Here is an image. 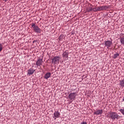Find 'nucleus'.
<instances>
[{
    "mask_svg": "<svg viewBox=\"0 0 124 124\" xmlns=\"http://www.w3.org/2000/svg\"><path fill=\"white\" fill-rule=\"evenodd\" d=\"M108 115L109 118H110V119H112L113 121H115L116 119L118 120L119 118V115H118V114H117L116 112H108Z\"/></svg>",
    "mask_w": 124,
    "mask_h": 124,
    "instance_id": "f257e3e1",
    "label": "nucleus"
},
{
    "mask_svg": "<svg viewBox=\"0 0 124 124\" xmlns=\"http://www.w3.org/2000/svg\"><path fill=\"white\" fill-rule=\"evenodd\" d=\"M32 28L33 29L35 32L40 33L41 32V30L38 27V26L35 25V23H32L31 25Z\"/></svg>",
    "mask_w": 124,
    "mask_h": 124,
    "instance_id": "f03ea898",
    "label": "nucleus"
},
{
    "mask_svg": "<svg viewBox=\"0 0 124 124\" xmlns=\"http://www.w3.org/2000/svg\"><path fill=\"white\" fill-rule=\"evenodd\" d=\"M77 95V93H72L69 94L68 97L70 100H72V101H73V100H75V98L76 97Z\"/></svg>",
    "mask_w": 124,
    "mask_h": 124,
    "instance_id": "7ed1b4c3",
    "label": "nucleus"
},
{
    "mask_svg": "<svg viewBox=\"0 0 124 124\" xmlns=\"http://www.w3.org/2000/svg\"><path fill=\"white\" fill-rule=\"evenodd\" d=\"M60 62V57L55 56L53 59H52L51 62L54 64H56L57 63H59Z\"/></svg>",
    "mask_w": 124,
    "mask_h": 124,
    "instance_id": "20e7f679",
    "label": "nucleus"
},
{
    "mask_svg": "<svg viewBox=\"0 0 124 124\" xmlns=\"http://www.w3.org/2000/svg\"><path fill=\"white\" fill-rule=\"evenodd\" d=\"M113 43L112 41H105V46L107 47L108 49L111 47V46L112 45Z\"/></svg>",
    "mask_w": 124,
    "mask_h": 124,
    "instance_id": "39448f33",
    "label": "nucleus"
},
{
    "mask_svg": "<svg viewBox=\"0 0 124 124\" xmlns=\"http://www.w3.org/2000/svg\"><path fill=\"white\" fill-rule=\"evenodd\" d=\"M98 8L99 11H101V10H106V9H108V7L107 6H102L101 7H98Z\"/></svg>",
    "mask_w": 124,
    "mask_h": 124,
    "instance_id": "423d86ee",
    "label": "nucleus"
},
{
    "mask_svg": "<svg viewBox=\"0 0 124 124\" xmlns=\"http://www.w3.org/2000/svg\"><path fill=\"white\" fill-rule=\"evenodd\" d=\"M102 113H103V110L102 109H99L94 112V114L95 115H101Z\"/></svg>",
    "mask_w": 124,
    "mask_h": 124,
    "instance_id": "0eeeda50",
    "label": "nucleus"
},
{
    "mask_svg": "<svg viewBox=\"0 0 124 124\" xmlns=\"http://www.w3.org/2000/svg\"><path fill=\"white\" fill-rule=\"evenodd\" d=\"M35 71V70L29 69L28 70V75H32L33 73Z\"/></svg>",
    "mask_w": 124,
    "mask_h": 124,
    "instance_id": "6e6552de",
    "label": "nucleus"
},
{
    "mask_svg": "<svg viewBox=\"0 0 124 124\" xmlns=\"http://www.w3.org/2000/svg\"><path fill=\"white\" fill-rule=\"evenodd\" d=\"M42 62H43L42 60L39 59L36 62V65L37 66H40V65L42 64Z\"/></svg>",
    "mask_w": 124,
    "mask_h": 124,
    "instance_id": "1a4fd4ad",
    "label": "nucleus"
},
{
    "mask_svg": "<svg viewBox=\"0 0 124 124\" xmlns=\"http://www.w3.org/2000/svg\"><path fill=\"white\" fill-rule=\"evenodd\" d=\"M63 58H68V51H65L62 54Z\"/></svg>",
    "mask_w": 124,
    "mask_h": 124,
    "instance_id": "9d476101",
    "label": "nucleus"
},
{
    "mask_svg": "<svg viewBox=\"0 0 124 124\" xmlns=\"http://www.w3.org/2000/svg\"><path fill=\"white\" fill-rule=\"evenodd\" d=\"M54 115L55 118H59V117H60L61 114L60 113V112H59V111H57V112H54Z\"/></svg>",
    "mask_w": 124,
    "mask_h": 124,
    "instance_id": "9b49d317",
    "label": "nucleus"
},
{
    "mask_svg": "<svg viewBox=\"0 0 124 124\" xmlns=\"http://www.w3.org/2000/svg\"><path fill=\"white\" fill-rule=\"evenodd\" d=\"M50 77H51V73H47L45 76V78L46 79H48V78H50Z\"/></svg>",
    "mask_w": 124,
    "mask_h": 124,
    "instance_id": "f8f14e48",
    "label": "nucleus"
},
{
    "mask_svg": "<svg viewBox=\"0 0 124 124\" xmlns=\"http://www.w3.org/2000/svg\"><path fill=\"white\" fill-rule=\"evenodd\" d=\"M120 86H121V87L124 88V79L123 80L120 81Z\"/></svg>",
    "mask_w": 124,
    "mask_h": 124,
    "instance_id": "ddd939ff",
    "label": "nucleus"
},
{
    "mask_svg": "<svg viewBox=\"0 0 124 124\" xmlns=\"http://www.w3.org/2000/svg\"><path fill=\"white\" fill-rule=\"evenodd\" d=\"M88 12H91V11H93V8L92 7H89L87 9Z\"/></svg>",
    "mask_w": 124,
    "mask_h": 124,
    "instance_id": "4468645a",
    "label": "nucleus"
},
{
    "mask_svg": "<svg viewBox=\"0 0 124 124\" xmlns=\"http://www.w3.org/2000/svg\"><path fill=\"white\" fill-rule=\"evenodd\" d=\"M120 42L121 44H124V37L120 38Z\"/></svg>",
    "mask_w": 124,
    "mask_h": 124,
    "instance_id": "2eb2a0df",
    "label": "nucleus"
},
{
    "mask_svg": "<svg viewBox=\"0 0 124 124\" xmlns=\"http://www.w3.org/2000/svg\"><path fill=\"white\" fill-rule=\"evenodd\" d=\"M93 11H99L98 10V7L97 8H93Z\"/></svg>",
    "mask_w": 124,
    "mask_h": 124,
    "instance_id": "dca6fc26",
    "label": "nucleus"
},
{
    "mask_svg": "<svg viewBox=\"0 0 124 124\" xmlns=\"http://www.w3.org/2000/svg\"><path fill=\"white\" fill-rule=\"evenodd\" d=\"M118 57H119V54H118V53L115 54L113 56L114 59H116V58H118Z\"/></svg>",
    "mask_w": 124,
    "mask_h": 124,
    "instance_id": "f3484780",
    "label": "nucleus"
},
{
    "mask_svg": "<svg viewBox=\"0 0 124 124\" xmlns=\"http://www.w3.org/2000/svg\"><path fill=\"white\" fill-rule=\"evenodd\" d=\"M2 45H1V44H0V52H1V51H2Z\"/></svg>",
    "mask_w": 124,
    "mask_h": 124,
    "instance_id": "a211bd4d",
    "label": "nucleus"
},
{
    "mask_svg": "<svg viewBox=\"0 0 124 124\" xmlns=\"http://www.w3.org/2000/svg\"><path fill=\"white\" fill-rule=\"evenodd\" d=\"M80 124H87V122H82Z\"/></svg>",
    "mask_w": 124,
    "mask_h": 124,
    "instance_id": "6ab92c4d",
    "label": "nucleus"
},
{
    "mask_svg": "<svg viewBox=\"0 0 124 124\" xmlns=\"http://www.w3.org/2000/svg\"><path fill=\"white\" fill-rule=\"evenodd\" d=\"M34 42H36V40H34L33 41V43H34Z\"/></svg>",
    "mask_w": 124,
    "mask_h": 124,
    "instance_id": "aec40b11",
    "label": "nucleus"
},
{
    "mask_svg": "<svg viewBox=\"0 0 124 124\" xmlns=\"http://www.w3.org/2000/svg\"><path fill=\"white\" fill-rule=\"evenodd\" d=\"M7 0H5V1H7Z\"/></svg>",
    "mask_w": 124,
    "mask_h": 124,
    "instance_id": "412c9836",
    "label": "nucleus"
},
{
    "mask_svg": "<svg viewBox=\"0 0 124 124\" xmlns=\"http://www.w3.org/2000/svg\"><path fill=\"white\" fill-rule=\"evenodd\" d=\"M56 118H55L54 119V120H56Z\"/></svg>",
    "mask_w": 124,
    "mask_h": 124,
    "instance_id": "4be33fe9",
    "label": "nucleus"
},
{
    "mask_svg": "<svg viewBox=\"0 0 124 124\" xmlns=\"http://www.w3.org/2000/svg\"><path fill=\"white\" fill-rule=\"evenodd\" d=\"M59 38H61V36L59 37Z\"/></svg>",
    "mask_w": 124,
    "mask_h": 124,
    "instance_id": "5701e85b",
    "label": "nucleus"
}]
</instances>
